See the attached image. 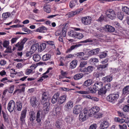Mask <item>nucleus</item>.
<instances>
[{
    "label": "nucleus",
    "mask_w": 129,
    "mask_h": 129,
    "mask_svg": "<svg viewBox=\"0 0 129 129\" xmlns=\"http://www.w3.org/2000/svg\"><path fill=\"white\" fill-rule=\"evenodd\" d=\"M122 11L125 13L129 15V8L127 6L122 7Z\"/></svg>",
    "instance_id": "72a5a7b5"
},
{
    "label": "nucleus",
    "mask_w": 129,
    "mask_h": 129,
    "mask_svg": "<svg viewBox=\"0 0 129 129\" xmlns=\"http://www.w3.org/2000/svg\"><path fill=\"white\" fill-rule=\"evenodd\" d=\"M2 114H3V117L4 119V120L6 121H7L8 120V116L7 114L4 112L3 111H2Z\"/></svg>",
    "instance_id": "8fccbe9b"
},
{
    "label": "nucleus",
    "mask_w": 129,
    "mask_h": 129,
    "mask_svg": "<svg viewBox=\"0 0 129 129\" xmlns=\"http://www.w3.org/2000/svg\"><path fill=\"white\" fill-rule=\"evenodd\" d=\"M62 123L61 121L58 120L56 121L55 125L56 127L58 128H60L62 127Z\"/></svg>",
    "instance_id": "37998d69"
},
{
    "label": "nucleus",
    "mask_w": 129,
    "mask_h": 129,
    "mask_svg": "<svg viewBox=\"0 0 129 129\" xmlns=\"http://www.w3.org/2000/svg\"><path fill=\"white\" fill-rule=\"evenodd\" d=\"M119 97V95L117 93H113L109 94L107 97V100L109 102L114 103Z\"/></svg>",
    "instance_id": "f257e3e1"
},
{
    "label": "nucleus",
    "mask_w": 129,
    "mask_h": 129,
    "mask_svg": "<svg viewBox=\"0 0 129 129\" xmlns=\"http://www.w3.org/2000/svg\"><path fill=\"white\" fill-rule=\"evenodd\" d=\"M22 30L23 31L27 32L28 34H30L31 32V30L28 29L26 27L22 28Z\"/></svg>",
    "instance_id": "338daca9"
},
{
    "label": "nucleus",
    "mask_w": 129,
    "mask_h": 129,
    "mask_svg": "<svg viewBox=\"0 0 129 129\" xmlns=\"http://www.w3.org/2000/svg\"><path fill=\"white\" fill-rule=\"evenodd\" d=\"M93 83V80L92 79H88L84 82L83 85L84 86L87 87L91 85Z\"/></svg>",
    "instance_id": "4be33fe9"
},
{
    "label": "nucleus",
    "mask_w": 129,
    "mask_h": 129,
    "mask_svg": "<svg viewBox=\"0 0 129 129\" xmlns=\"http://www.w3.org/2000/svg\"><path fill=\"white\" fill-rule=\"evenodd\" d=\"M11 70L13 71L14 72H15V73H14L15 74L18 76H21L23 75V73L21 71L18 72H16L15 71V70L13 69H11Z\"/></svg>",
    "instance_id": "de8ad7c7"
},
{
    "label": "nucleus",
    "mask_w": 129,
    "mask_h": 129,
    "mask_svg": "<svg viewBox=\"0 0 129 129\" xmlns=\"http://www.w3.org/2000/svg\"><path fill=\"white\" fill-rule=\"evenodd\" d=\"M15 103L13 100H11L10 101L8 105V109L10 112H13L15 108Z\"/></svg>",
    "instance_id": "423d86ee"
},
{
    "label": "nucleus",
    "mask_w": 129,
    "mask_h": 129,
    "mask_svg": "<svg viewBox=\"0 0 129 129\" xmlns=\"http://www.w3.org/2000/svg\"><path fill=\"white\" fill-rule=\"evenodd\" d=\"M10 15V13L6 12L3 13L2 14V17L4 19L6 20L7 18L9 17Z\"/></svg>",
    "instance_id": "a19ab883"
},
{
    "label": "nucleus",
    "mask_w": 129,
    "mask_h": 129,
    "mask_svg": "<svg viewBox=\"0 0 129 129\" xmlns=\"http://www.w3.org/2000/svg\"><path fill=\"white\" fill-rule=\"evenodd\" d=\"M87 62L86 61H83L81 62L80 66L81 68L84 67L87 64Z\"/></svg>",
    "instance_id": "680f3d73"
},
{
    "label": "nucleus",
    "mask_w": 129,
    "mask_h": 129,
    "mask_svg": "<svg viewBox=\"0 0 129 129\" xmlns=\"http://www.w3.org/2000/svg\"><path fill=\"white\" fill-rule=\"evenodd\" d=\"M27 40V38H25L21 41L18 42L15 45V46L18 48H23L24 44Z\"/></svg>",
    "instance_id": "6e6552de"
},
{
    "label": "nucleus",
    "mask_w": 129,
    "mask_h": 129,
    "mask_svg": "<svg viewBox=\"0 0 129 129\" xmlns=\"http://www.w3.org/2000/svg\"><path fill=\"white\" fill-rule=\"evenodd\" d=\"M107 51H105L102 52L99 55V57L100 58H105L107 56Z\"/></svg>",
    "instance_id": "c9c22d12"
},
{
    "label": "nucleus",
    "mask_w": 129,
    "mask_h": 129,
    "mask_svg": "<svg viewBox=\"0 0 129 129\" xmlns=\"http://www.w3.org/2000/svg\"><path fill=\"white\" fill-rule=\"evenodd\" d=\"M124 16V14L123 12H118L117 14V18L119 19L122 20H123Z\"/></svg>",
    "instance_id": "cd10ccee"
},
{
    "label": "nucleus",
    "mask_w": 129,
    "mask_h": 129,
    "mask_svg": "<svg viewBox=\"0 0 129 129\" xmlns=\"http://www.w3.org/2000/svg\"><path fill=\"white\" fill-rule=\"evenodd\" d=\"M98 93L99 95H102V94H105L106 92V90L104 88V87L101 88L98 90Z\"/></svg>",
    "instance_id": "58836bf2"
},
{
    "label": "nucleus",
    "mask_w": 129,
    "mask_h": 129,
    "mask_svg": "<svg viewBox=\"0 0 129 129\" xmlns=\"http://www.w3.org/2000/svg\"><path fill=\"white\" fill-rule=\"evenodd\" d=\"M77 0H74V1H71L70 3V6L71 8L74 7L76 4H77Z\"/></svg>",
    "instance_id": "a18cd8bd"
},
{
    "label": "nucleus",
    "mask_w": 129,
    "mask_h": 129,
    "mask_svg": "<svg viewBox=\"0 0 129 129\" xmlns=\"http://www.w3.org/2000/svg\"><path fill=\"white\" fill-rule=\"evenodd\" d=\"M93 69L92 66H88L87 68H85L83 70L81 69V71L82 72H88L90 73L93 71Z\"/></svg>",
    "instance_id": "6ab92c4d"
},
{
    "label": "nucleus",
    "mask_w": 129,
    "mask_h": 129,
    "mask_svg": "<svg viewBox=\"0 0 129 129\" xmlns=\"http://www.w3.org/2000/svg\"><path fill=\"white\" fill-rule=\"evenodd\" d=\"M114 120L115 122H118L120 123H122L125 121L124 119L122 118L120 119L119 117L115 118H114Z\"/></svg>",
    "instance_id": "e433bc0d"
},
{
    "label": "nucleus",
    "mask_w": 129,
    "mask_h": 129,
    "mask_svg": "<svg viewBox=\"0 0 129 129\" xmlns=\"http://www.w3.org/2000/svg\"><path fill=\"white\" fill-rule=\"evenodd\" d=\"M48 77V75H43L38 80L39 82H42L44 80V79L47 78Z\"/></svg>",
    "instance_id": "4d7b16f0"
},
{
    "label": "nucleus",
    "mask_w": 129,
    "mask_h": 129,
    "mask_svg": "<svg viewBox=\"0 0 129 129\" xmlns=\"http://www.w3.org/2000/svg\"><path fill=\"white\" fill-rule=\"evenodd\" d=\"M30 101L31 105L34 107H36L38 104V101L36 97L33 96L31 97Z\"/></svg>",
    "instance_id": "ddd939ff"
},
{
    "label": "nucleus",
    "mask_w": 129,
    "mask_h": 129,
    "mask_svg": "<svg viewBox=\"0 0 129 129\" xmlns=\"http://www.w3.org/2000/svg\"><path fill=\"white\" fill-rule=\"evenodd\" d=\"M77 61L76 60H74L72 61L70 64V67L73 69L75 68L77 65Z\"/></svg>",
    "instance_id": "c756f323"
},
{
    "label": "nucleus",
    "mask_w": 129,
    "mask_h": 129,
    "mask_svg": "<svg viewBox=\"0 0 129 129\" xmlns=\"http://www.w3.org/2000/svg\"><path fill=\"white\" fill-rule=\"evenodd\" d=\"M109 126V123L106 120H103L101 121V123L100 126L102 128L106 129L108 128Z\"/></svg>",
    "instance_id": "4468645a"
},
{
    "label": "nucleus",
    "mask_w": 129,
    "mask_h": 129,
    "mask_svg": "<svg viewBox=\"0 0 129 129\" xmlns=\"http://www.w3.org/2000/svg\"><path fill=\"white\" fill-rule=\"evenodd\" d=\"M45 114L41 111H39L37 113L36 120L37 122L40 123L41 119L44 118Z\"/></svg>",
    "instance_id": "0eeeda50"
},
{
    "label": "nucleus",
    "mask_w": 129,
    "mask_h": 129,
    "mask_svg": "<svg viewBox=\"0 0 129 129\" xmlns=\"http://www.w3.org/2000/svg\"><path fill=\"white\" fill-rule=\"evenodd\" d=\"M30 120L32 122L35 119L36 114L33 111H31L29 112Z\"/></svg>",
    "instance_id": "b1692460"
},
{
    "label": "nucleus",
    "mask_w": 129,
    "mask_h": 129,
    "mask_svg": "<svg viewBox=\"0 0 129 129\" xmlns=\"http://www.w3.org/2000/svg\"><path fill=\"white\" fill-rule=\"evenodd\" d=\"M83 43H87L88 42H95L96 43H97V41L96 39H88L84 41H82Z\"/></svg>",
    "instance_id": "79ce46f5"
},
{
    "label": "nucleus",
    "mask_w": 129,
    "mask_h": 129,
    "mask_svg": "<svg viewBox=\"0 0 129 129\" xmlns=\"http://www.w3.org/2000/svg\"><path fill=\"white\" fill-rule=\"evenodd\" d=\"M123 111L125 112L129 111V104L125 105L123 108Z\"/></svg>",
    "instance_id": "5fc2aeb1"
},
{
    "label": "nucleus",
    "mask_w": 129,
    "mask_h": 129,
    "mask_svg": "<svg viewBox=\"0 0 129 129\" xmlns=\"http://www.w3.org/2000/svg\"><path fill=\"white\" fill-rule=\"evenodd\" d=\"M77 34V32L73 30H71L68 33V34L69 36L75 38Z\"/></svg>",
    "instance_id": "c85d7f7f"
},
{
    "label": "nucleus",
    "mask_w": 129,
    "mask_h": 129,
    "mask_svg": "<svg viewBox=\"0 0 129 129\" xmlns=\"http://www.w3.org/2000/svg\"><path fill=\"white\" fill-rule=\"evenodd\" d=\"M97 125L96 124H91L89 127V129H96Z\"/></svg>",
    "instance_id": "69168bd1"
},
{
    "label": "nucleus",
    "mask_w": 129,
    "mask_h": 129,
    "mask_svg": "<svg viewBox=\"0 0 129 129\" xmlns=\"http://www.w3.org/2000/svg\"><path fill=\"white\" fill-rule=\"evenodd\" d=\"M49 103H47V104L43 105V110L42 112L45 114L48 112L49 110Z\"/></svg>",
    "instance_id": "2eb2a0df"
},
{
    "label": "nucleus",
    "mask_w": 129,
    "mask_h": 129,
    "mask_svg": "<svg viewBox=\"0 0 129 129\" xmlns=\"http://www.w3.org/2000/svg\"><path fill=\"white\" fill-rule=\"evenodd\" d=\"M107 16L111 19L113 20L115 18L116 15L115 11L112 9H109L106 12Z\"/></svg>",
    "instance_id": "f03ea898"
},
{
    "label": "nucleus",
    "mask_w": 129,
    "mask_h": 129,
    "mask_svg": "<svg viewBox=\"0 0 129 129\" xmlns=\"http://www.w3.org/2000/svg\"><path fill=\"white\" fill-rule=\"evenodd\" d=\"M60 111V108L57 107L53 110L52 114L54 115L59 116L61 114Z\"/></svg>",
    "instance_id": "f3484780"
},
{
    "label": "nucleus",
    "mask_w": 129,
    "mask_h": 129,
    "mask_svg": "<svg viewBox=\"0 0 129 129\" xmlns=\"http://www.w3.org/2000/svg\"><path fill=\"white\" fill-rule=\"evenodd\" d=\"M51 57L50 55L49 54H46L43 56L42 59L44 61H46L49 59Z\"/></svg>",
    "instance_id": "2f4dec72"
},
{
    "label": "nucleus",
    "mask_w": 129,
    "mask_h": 129,
    "mask_svg": "<svg viewBox=\"0 0 129 129\" xmlns=\"http://www.w3.org/2000/svg\"><path fill=\"white\" fill-rule=\"evenodd\" d=\"M108 66V63H107L105 64L100 65L98 66L97 69L101 71L106 68Z\"/></svg>",
    "instance_id": "f704fd0d"
},
{
    "label": "nucleus",
    "mask_w": 129,
    "mask_h": 129,
    "mask_svg": "<svg viewBox=\"0 0 129 129\" xmlns=\"http://www.w3.org/2000/svg\"><path fill=\"white\" fill-rule=\"evenodd\" d=\"M82 10H77L71 12L69 13V17H70L73 16L76 14H78Z\"/></svg>",
    "instance_id": "412c9836"
},
{
    "label": "nucleus",
    "mask_w": 129,
    "mask_h": 129,
    "mask_svg": "<svg viewBox=\"0 0 129 129\" xmlns=\"http://www.w3.org/2000/svg\"><path fill=\"white\" fill-rule=\"evenodd\" d=\"M100 51V49H93L90 51L92 55H96L98 54Z\"/></svg>",
    "instance_id": "4c0bfd02"
},
{
    "label": "nucleus",
    "mask_w": 129,
    "mask_h": 129,
    "mask_svg": "<svg viewBox=\"0 0 129 129\" xmlns=\"http://www.w3.org/2000/svg\"><path fill=\"white\" fill-rule=\"evenodd\" d=\"M16 109L18 111H20L21 110L22 107V103L19 101H17L16 104Z\"/></svg>",
    "instance_id": "5701e85b"
},
{
    "label": "nucleus",
    "mask_w": 129,
    "mask_h": 129,
    "mask_svg": "<svg viewBox=\"0 0 129 129\" xmlns=\"http://www.w3.org/2000/svg\"><path fill=\"white\" fill-rule=\"evenodd\" d=\"M105 31L107 32L113 33L115 31V28L111 25L107 24L105 26Z\"/></svg>",
    "instance_id": "f8f14e48"
},
{
    "label": "nucleus",
    "mask_w": 129,
    "mask_h": 129,
    "mask_svg": "<svg viewBox=\"0 0 129 129\" xmlns=\"http://www.w3.org/2000/svg\"><path fill=\"white\" fill-rule=\"evenodd\" d=\"M44 10L47 13H50L51 11L50 6L47 5L45 6L44 7Z\"/></svg>",
    "instance_id": "ea45409f"
},
{
    "label": "nucleus",
    "mask_w": 129,
    "mask_h": 129,
    "mask_svg": "<svg viewBox=\"0 0 129 129\" xmlns=\"http://www.w3.org/2000/svg\"><path fill=\"white\" fill-rule=\"evenodd\" d=\"M73 106V103L72 101H70L66 104L64 106L65 110L68 111L70 110L72 108Z\"/></svg>",
    "instance_id": "9b49d317"
},
{
    "label": "nucleus",
    "mask_w": 129,
    "mask_h": 129,
    "mask_svg": "<svg viewBox=\"0 0 129 129\" xmlns=\"http://www.w3.org/2000/svg\"><path fill=\"white\" fill-rule=\"evenodd\" d=\"M83 77V75L82 73L77 74L74 76V79L76 80H78L82 78Z\"/></svg>",
    "instance_id": "a878e982"
},
{
    "label": "nucleus",
    "mask_w": 129,
    "mask_h": 129,
    "mask_svg": "<svg viewBox=\"0 0 129 129\" xmlns=\"http://www.w3.org/2000/svg\"><path fill=\"white\" fill-rule=\"evenodd\" d=\"M20 87L21 88V91L24 92L25 90V86H26L25 84H23L20 85Z\"/></svg>",
    "instance_id": "e2e57ef3"
},
{
    "label": "nucleus",
    "mask_w": 129,
    "mask_h": 129,
    "mask_svg": "<svg viewBox=\"0 0 129 129\" xmlns=\"http://www.w3.org/2000/svg\"><path fill=\"white\" fill-rule=\"evenodd\" d=\"M27 111L25 109L23 110L21 112L20 117V120L22 124L25 123V118L26 116Z\"/></svg>",
    "instance_id": "39448f33"
},
{
    "label": "nucleus",
    "mask_w": 129,
    "mask_h": 129,
    "mask_svg": "<svg viewBox=\"0 0 129 129\" xmlns=\"http://www.w3.org/2000/svg\"><path fill=\"white\" fill-rule=\"evenodd\" d=\"M88 113L89 115L91 117L92 116L96 114L92 108L89 110Z\"/></svg>",
    "instance_id": "603ef678"
},
{
    "label": "nucleus",
    "mask_w": 129,
    "mask_h": 129,
    "mask_svg": "<svg viewBox=\"0 0 129 129\" xmlns=\"http://www.w3.org/2000/svg\"><path fill=\"white\" fill-rule=\"evenodd\" d=\"M67 95H64L60 97L58 100V103L59 104L63 103L66 100Z\"/></svg>",
    "instance_id": "dca6fc26"
},
{
    "label": "nucleus",
    "mask_w": 129,
    "mask_h": 129,
    "mask_svg": "<svg viewBox=\"0 0 129 129\" xmlns=\"http://www.w3.org/2000/svg\"><path fill=\"white\" fill-rule=\"evenodd\" d=\"M14 85H12L10 87L8 90L9 92V93H12L13 92L14 90Z\"/></svg>",
    "instance_id": "13d9d810"
},
{
    "label": "nucleus",
    "mask_w": 129,
    "mask_h": 129,
    "mask_svg": "<svg viewBox=\"0 0 129 129\" xmlns=\"http://www.w3.org/2000/svg\"><path fill=\"white\" fill-rule=\"evenodd\" d=\"M92 108L96 114L98 113L100 109V108L98 106L93 107Z\"/></svg>",
    "instance_id": "3c124183"
},
{
    "label": "nucleus",
    "mask_w": 129,
    "mask_h": 129,
    "mask_svg": "<svg viewBox=\"0 0 129 129\" xmlns=\"http://www.w3.org/2000/svg\"><path fill=\"white\" fill-rule=\"evenodd\" d=\"M103 83L101 82L96 81L93 86V88L95 90H98L102 87Z\"/></svg>",
    "instance_id": "1a4fd4ad"
},
{
    "label": "nucleus",
    "mask_w": 129,
    "mask_h": 129,
    "mask_svg": "<svg viewBox=\"0 0 129 129\" xmlns=\"http://www.w3.org/2000/svg\"><path fill=\"white\" fill-rule=\"evenodd\" d=\"M129 94V85L125 87L122 90V95L125 96Z\"/></svg>",
    "instance_id": "a211bd4d"
},
{
    "label": "nucleus",
    "mask_w": 129,
    "mask_h": 129,
    "mask_svg": "<svg viewBox=\"0 0 129 129\" xmlns=\"http://www.w3.org/2000/svg\"><path fill=\"white\" fill-rule=\"evenodd\" d=\"M59 94L56 93L53 96L51 100L52 103L55 104L57 101V98L59 96Z\"/></svg>",
    "instance_id": "aec40b11"
},
{
    "label": "nucleus",
    "mask_w": 129,
    "mask_h": 129,
    "mask_svg": "<svg viewBox=\"0 0 129 129\" xmlns=\"http://www.w3.org/2000/svg\"><path fill=\"white\" fill-rule=\"evenodd\" d=\"M83 36L82 34L77 33V34L75 38H77L79 39H81L83 38Z\"/></svg>",
    "instance_id": "bf43d9fd"
},
{
    "label": "nucleus",
    "mask_w": 129,
    "mask_h": 129,
    "mask_svg": "<svg viewBox=\"0 0 129 129\" xmlns=\"http://www.w3.org/2000/svg\"><path fill=\"white\" fill-rule=\"evenodd\" d=\"M82 23L84 25H88L90 24L91 21V18L90 17L86 16L83 17L81 19Z\"/></svg>",
    "instance_id": "7ed1b4c3"
},
{
    "label": "nucleus",
    "mask_w": 129,
    "mask_h": 129,
    "mask_svg": "<svg viewBox=\"0 0 129 129\" xmlns=\"http://www.w3.org/2000/svg\"><path fill=\"white\" fill-rule=\"evenodd\" d=\"M81 44H76L75 45H73L72 46L70 47V48H77L81 46Z\"/></svg>",
    "instance_id": "0e129e2a"
},
{
    "label": "nucleus",
    "mask_w": 129,
    "mask_h": 129,
    "mask_svg": "<svg viewBox=\"0 0 129 129\" xmlns=\"http://www.w3.org/2000/svg\"><path fill=\"white\" fill-rule=\"evenodd\" d=\"M88 112V110H84L83 111H82L79 115V119L82 121L85 120Z\"/></svg>",
    "instance_id": "20e7f679"
},
{
    "label": "nucleus",
    "mask_w": 129,
    "mask_h": 129,
    "mask_svg": "<svg viewBox=\"0 0 129 129\" xmlns=\"http://www.w3.org/2000/svg\"><path fill=\"white\" fill-rule=\"evenodd\" d=\"M82 110V108L80 105L76 106L73 108V113L75 114H78L81 112Z\"/></svg>",
    "instance_id": "9d476101"
},
{
    "label": "nucleus",
    "mask_w": 129,
    "mask_h": 129,
    "mask_svg": "<svg viewBox=\"0 0 129 129\" xmlns=\"http://www.w3.org/2000/svg\"><path fill=\"white\" fill-rule=\"evenodd\" d=\"M119 127L120 129H126L127 126L126 124H124L122 125H119Z\"/></svg>",
    "instance_id": "774afa93"
},
{
    "label": "nucleus",
    "mask_w": 129,
    "mask_h": 129,
    "mask_svg": "<svg viewBox=\"0 0 129 129\" xmlns=\"http://www.w3.org/2000/svg\"><path fill=\"white\" fill-rule=\"evenodd\" d=\"M65 120L67 123L71 124L72 123V121L73 120V118L72 117L68 116L66 117Z\"/></svg>",
    "instance_id": "473e14b6"
},
{
    "label": "nucleus",
    "mask_w": 129,
    "mask_h": 129,
    "mask_svg": "<svg viewBox=\"0 0 129 129\" xmlns=\"http://www.w3.org/2000/svg\"><path fill=\"white\" fill-rule=\"evenodd\" d=\"M41 103L43 105H46L47 104V103H49L48 101V100L47 99L45 98H42L41 100Z\"/></svg>",
    "instance_id": "49530a36"
},
{
    "label": "nucleus",
    "mask_w": 129,
    "mask_h": 129,
    "mask_svg": "<svg viewBox=\"0 0 129 129\" xmlns=\"http://www.w3.org/2000/svg\"><path fill=\"white\" fill-rule=\"evenodd\" d=\"M35 50L33 49H30L29 51H27L26 54V55L27 57L30 56L33 53H34Z\"/></svg>",
    "instance_id": "c03bdc74"
},
{
    "label": "nucleus",
    "mask_w": 129,
    "mask_h": 129,
    "mask_svg": "<svg viewBox=\"0 0 129 129\" xmlns=\"http://www.w3.org/2000/svg\"><path fill=\"white\" fill-rule=\"evenodd\" d=\"M121 117H123L124 118H125V119H124V120H125L124 122L126 123L127 122L129 121V118L127 117H125L124 116V115L123 113H121Z\"/></svg>",
    "instance_id": "052dcab7"
},
{
    "label": "nucleus",
    "mask_w": 129,
    "mask_h": 129,
    "mask_svg": "<svg viewBox=\"0 0 129 129\" xmlns=\"http://www.w3.org/2000/svg\"><path fill=\"white\" fill-rule=\"evenodd\" d=\"M22 49H18V52L17 53V54L19 57H21L23 54L22 52L21 51L22 50Z\"/></svg>",
    "instance_id": "6e6d98bb"
},
{
    "label": "nucleus",
    "mask_w": 129,
    "mask_h": 129,
    "mask_svg": "<svg viewBox=\"0 0 129 129\" xmlns=\"http://www.w3.org/2000/svg\"><path fill=\"white\" fill-rule=\"evenodd\" d=\"M99 61L98 59L96 58H92L89 60L90 63L91 64H95Z\"/></svg>",
    "instance_id": "bb28decb"
},
{
    "label": "nucleus",
    "mask_w": 129,
    "mask_h": 129,
    "mask_svg": "<svg viewBox=\"0 0 129 129\" xmlns=\"http://www.w3.org/2000/svg\"><path fill=\"white\" fill-rule=\"evenodd\" d=\"M111 87V85L109 83L106 85L104 86V88L106 90V91H107V90H109V89Z\"/></svg>",
    "instance_id": "864d4df0"
},
{
    "label": "nucleus",
    "mask_w": 129,
    "mask_h": 129,
    "mask_svg": "<svg viewBox=\"0 0 129 129\" xmlns=\"http://www.w3.org/2000/svg\"><path fill=\"white\" fill-rule=\"evenodd\" d=\"M46 30V28L44 26L40 27L36 29V31L37 32L44 33L45 30Z\"/></svg>",
    "instance_id": "393cba45"
},
{
    "label": "nucleus",
    "mask_w": 129,
    "mask_h": 129,
    "mask_svg": "<svg viewBox=\"0 0 129 129\" xmlns=\"http://www.w3.org/2000/svg\"><path fill=\"white\" fill-rule=\"evenodd\" d=\"M33 58L35 61L38 62L40 60L41 57L39 55L36 54L34 55Z\"/></svg>",
    "instance_id": "7c9ffc66"
},
{
    "label": "nucleus",
    "mask_w": 129,
    "mask_h": 129,
    "mask_svg": "<svg viewBox=\"0 0 129 129\" xmlns=\"http://www.w3.org/2000/svg\"><path fill=\"white\" fill-rule=\"evenodd\" d=\"M9 44V41H5L4 42L3 44L4 47L7 48H8Z\"/></svg>",
    "instance_id": "09e8293b"
}]
</instances>
